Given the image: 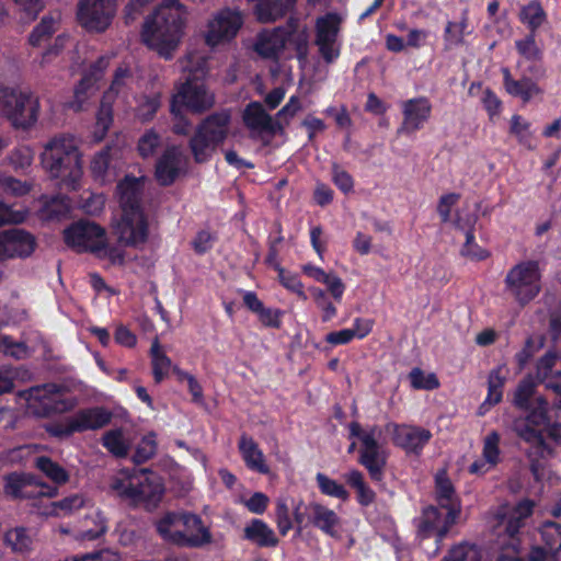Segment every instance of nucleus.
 Returning a JSON list of instances; mask_svg holds the SVG:
<instances>
[{
  "mask_svg": "<svg viewBox=\"0 0 561 561\" xmlns=\"http://www.w3.org/2000/svg\"><path fill=\"white\" fill-rule=\"evenodd\" d=\"M238 448L248 469L261 474H267L270 472V467L263 451L251 436L242 434L238 443Z\"/></svg>",
  "mask_w": 561,
  "mask_h": 561,
  "instance_id": "nucleus-36",
  "label": "nucleus"
},
{
  "mask_svg": "<svg viewBox=\"0 0 561 561\" xmlns=\"http://www.w3.org/2000/svg\"><path fill=\"white\" fill-rule=\"evenodd\" d=\"M134 491L130 502L134 504H144L147 507H153L161 500L163 488L157 477H153L148 470L136 471L134 481Z\"/></svg>",
  "mask_w": 561,
  "mask_h": 561,
  "instance_id": "nucleus-23",
  "label": "nucleus"
},
{
  "mask_svg": "<svg viewBox=\"0 0 561 561\" xmlns=\"http://www.w3.org/2000/svg\"><path fill=\"white\" fill-rule=\"evenodd\" d=\"M538 408L526 417L516 419L513 430L519 438L529 444L527 456L531 462V470L537 477L541 467V459L551 454V449L545 440L543 431L549 420L547 416L548 402L543 398L537 399Z\"/></svg>",
  "mask_w": 561,
  "mask_h": 561,
  "instance_id": "nucleus-4",
  "label": "nucleus"
},
{
  "mask_svg": "<svg viewBox=\"0 0 561 561\" xmlns=\"http://www.w3.org/2000/svg\"><path fill=\"white\" fill-rule=\"evenodd\" d=\"M386 430L393 434V443L408 453L420 454L432 437L428 430L417 426L389 423Z\"/></svg>",
  "mask_w": 561,
  "mask_h": 561,
  "instance_id": "nucleus-22",
  "label": "nucleus"
},
{
  "mask_svg": "<svg viewBox=\"0 0 561 561\" xmlns=\"http://www.w3.org/2000/svg\"><path fill=\"white\" fill-rule=\"evenodd\" d=\"M519 19L528 26L529 33L536 34V31L546 22L547 14L540 2L534 0L522 8Z\"/></svg>",
  "mask_w": 561,
  "mask_h": 561,
  "instance_id": "nucleus-42",
  "label": "nucleus"
},
{
  "mask_svg": "<svg viewBox=\"0 0 561 561\" xmlns=\"http://www.w3.org/2000/svg\"><path fill=\"white\" fill-rule=\"evenodd\" d=\"M105 531V518L100 512H93L84 518L82 526L78 531V538L91 541L99 538Z\"/></svg>",
  "mask_w": 561,
  "mask_h": 561,
  "instance_id": "nucleus-44",
  "label": "nucleus"
},
{
  "mask_svg": "<svg viewBox=\"0 0 561 561\" xmlns=\"http://www.w3.org/2000/svg\"><path fill=\"white\" fill-rule=\"evenodd\" d=\"M445 559H449V561H481L482 556L476 545L460 543L454 547Z\"/></svg>",
  "mask_w": 561,
  "mask_h": 561,
  "instance_id": "nucleus-55",
  "label": "nucleus"
},
{
  "mask_svg": "<svg viewBox=\"0 0 561 561\" xmlns=\"http://www.w3.org/2000/svg\"><path fill=\"white\" fill-rule=\"evenodd\" d=\"M163 540L186 548H202L213 542V536L202 518L188 512H170L156 523Z\"/></svg>",
  "mask_w": 561,
  "mask_h": 561,
  "instance_id": "nucleus-2",
  "label": "nucleus"
},
{
  "mask_svg": "<svg viewBox=\"0 0 561 561\" xmlns=\"http://www.w3.org/2000/svg\"><path fill=\"white\" fill-rule=\"evenodd\" d=\"M477 221L476 217L469 218L466 224H462L461 219L455 221L457 229L461 230L466 234V241L461 249V254L471 260H483L488 257L489 253L481 247H479L474 240L473 226Z\"/></svg>",
  "mask_w": 561,
  "mask_h": 561,
  "instance_id": "nucleus-40",
  "label": "nucleus"
},
{
  "mask_svg": "<svg viewBox=\"0 0 561 561\" xmlns=\"http://www.w3.org/2000/svg\"><path fill=\"white\" fill-rule=\"evenodd\" d=\"M58 20L53 16H44L41 23L33 30L30 35V44L32 46H39L46 42L56 31Z\"/></svg>",
  "mask_w": 561,
  "mask_h": 561,
  "instance_id": "nucleus-49",
  "label": "nucleus"
},
{
  "mask_svg": "<svg viewBox=\"0 0 561 561\" xmlns=\"http://www.w3.org/2000/svg\"><path fill=\"white\" fill-rule=\"evenodd\" d=\"M103 447L116 458H125L131 448L133 439L123 428L106 431L101 438Z\"/></svg>",
  "mask_w": 561,
  "mask_h": 561,
  "instance_id": "nucleus-39",
  "label": "nucleus"
},
{
  "mask_svg": "<svg viewBox=\"0 0 561 561\" xmlns=\"http://www.w3.org/2000/svg\"><path fill=\"white\" fill-rule=\"evenodd\" d=\"M4 491L13 497L36 499L41 496L55 497L58 489L48 485L43 481L35 479H22L18 477H9L7 479Z\"/></svg>",
  "mask_w": 561,
  "mask_h": 561,
  "instance_id": "nucleus-24",
  "label": "nucleus"
},
{
  "mask_svg": "<svg viewBox=\"0 0 561 561\" xmlns=\"http://www.w3.org/2000/svg\"><path fill=\"white\" fill-rule=\"evenodd\" d=\"M501 71L503 75L504 89L510 95L519 98L526 103L533 98L543 93V90L534 80L535 77L529 75L515 79L508 68H502Z\"/></svg>",
  "mask_w": 561,
  "mask_h": 561,
  "instance_id": "nucleus-33",
  "label": "nucleus"
},
{
  "mask_svg": "<svg viewBox=\"0 0 561 561\" xmlns=\"http://www.w3.org/2000/svg\"><path fill=\"white\" fill-rule=\"evenodd\" d=\"M157 453V442L153 434L146 435L136 447L133 460L136 463H144L152 458Z\"/></svg>",
  "mask_w": 561,
  "mask_h": 561,
  "instance_id": "nucleus-56",
  "label": "nucleus"
},
{
  "mask_svg": "<svg viewBox=\"0 0 561 561\" xmlns=\"http://www.w3.org/2000/svg\"><path fill=\"white\" fill-rule=\"evenodd\" d=\"M540 535L549 551L534 547L526 561H561L558 553L561 552V525L554 522H545L540 527Z\"/></svg>",
  "mask_w": 561,
  "mask_h": 561,
  "instance_id": "nucleus-25",
  "label": "nucleus"
},
{
  "mask_svg": "<svg viewBox=\"0 0 561 561\" xmlns=\"http://www.w3.org/2000/svg\"><path fill=\"white\" fill-rule=\"evenodd\" d=\"M136 480V470L130 472L128 470H122L115 474L110 483V488L118 496L131 500V493L134 491V481Z\"/></svg>",
  "mask_w": 561,
  "mask_h": 561,
  "instance_id": "nucleus-48",
  "label": "nucleus"
},
{
  "mask_svg": "<svg viewBox=\"0 0 561 561\" xmlns=\"http://www.w3.org/2000/svg\"><path fill=\"white\" fill-rule=\"evenodd\" d=\"M4 541L14 552H26L31 549L32 539L23 527H16L7 531Z\"/></svg>",
  "mask_w": 561,
  "mask_h": 561,
  "instance_id": "nucleus-50",
  "label": "nucleus"
},
{
  "mask_svg": "<svg viewBox=\"0 0 561 561\" xmlns=\"http://www.w3.org/2000/svg\"><path fill=\"white\" fill-rule=\"evenodd\" d=\"M243 538L261 548L278 545L275 531L262 519H252L243 529Z\"/></svg>",
  "mask_w": 561,
  "mask_h": 561,
  "instance_id": "nucleus-37",
  "label": "nucleus"
},
{
  "mask_svg": "<svg viewBox=\"0 0 561 561\" xmlns=\"http://www.w3.org/2000/svg\"><path fill=\"white\" fill-rule=\"evenodd\" d=\"M242 24L243 19L239 11L229 8L219 10L207 24L205 34L207 45L215 47L230 42L236 37Z\"/></svg>",
  "mask_w": 561,
  "mask_h": 561,
  "instance_id": "nucleus-16",
  "label": "nucleus"
},
{
  "mask_svg": "<svg viewBox=\"0 0 561 561\" xmlns=\"http://www.w3.org/2000/svg\"><path fill=\"white\" fill-rule=\"evenodd\" d=\"M39 100L28 89L0 85V117L15 128L28 129L39 116Z\"/></svg>",
  "mask_w": 561,
  "mask_h": 561,
  "instance_id": "nucleus-6",
  "label": "nucleus"
},
{
  "mask_svg": "<svg viewBox=\"0 0 561 561\" xmlns=\"http://www.w3.org/2000/svg\"><path fill=\"white\" fill-rule=\"evenodd\" d=\"M98 90L94 79L84 77L80 80L75 89L73 100L69 102V108L80 112L85 108L89 100L95 94Z\"/></svg>",
  "mask_w": 561,
  "mask_h": 561,
  "instance_id": "nucleus-43",
  "label": "nucleus"
},
{
  "mask_svg": "<svg viewBox=\"0 0 561 561\" xmlns=\"http://www.w3.org/2000/svg\"><path fill=\"white\" fill-rule=\"evenodd\" d=\"M432 104L424 96L407 100L402 103L403 121L397 133L399 135H412L422 129L430 119Z\"/></svg>",
  "mask_w": 561,
  "mask_h": 561,
  "instance_id": "nucleus-20",
  "label": "nucleus"
},
{
  "mask_svg": "<svg viewBox=\"0 0 561 561\" xmlns=\"http://www.w3.org/2000/svg\"><path fill=\"white\" fill-rule=\"evenodd\" d=\"M34 248L35 240L28 232L20 229L0 232V261L28 256Z\"/></svg>",
  "mask_w": 561,
  "mask_h": 561,
  "instance_id": "nucleus-21",
  "label": "nucleus"
},
{
  "mask_svg": "<svg viewBox=\"0 0 561 561\" xmlns=\"http://www.w3.org/2000/svg\"><path fill=\"white\" fill-rule=\"evenodd\" d=\"M536 378L547 389L561 394V352L548 351L537 360Z\"/></svg>",
  "mask_w": 561,
  "mask_h": 561,
  "instance_id": "nucleus-28",
  "label": "nucleus"
},
{
  "mask_svg": "<svg viewBox=\"0 0 561 561\" xmlns=\"http://www.w3.org/2000/svg\"><path fill=\"white\" fill-rule=\"evenodd\" d=\"M145 178H135L126 175L123 181L117 184V193L122 211L142 210L140 206L141 195L144 191Z\"/></svg>",
  "mask_w": 561,
  "mask_h": 561,
  "instance_id": "nucleus-35",
  "label": "nucleus"
},
{
  "mask_svg": "<svg viewBox=\"0 0 561 561\" xmlns=\"http://www.w3.org/2000/svg\"><path fill=\"white\" fill-rule=\"evenodd\" d=\"M343 18L333 12H329L316 20V38L320 56L327 64H332L340 56L339 33Z\"/></svg>",
  "mask_w": 561,
  "mask_h": 561,
  "instance_id": "nucleus-14",
  "label": "nucleus"
},
{
  "mask_svg": "<svg viewBox=\"0 0 561 561\" xmlns=\"http://www.w3.org/2000/svg\"><path fill=\"white\" fill-rule=\"evenodd\" d=\"M455 523L456 522L449 520V511H447L446 516L443 517L438 508L430 506L423 511L419 524V533L423 538L434 536L436 541H440Z\"/></svg>",
  "mask_w": 561,
  "mask_h": 561,
  "instance_id": "nucleus-32",
  "label": "nucleus"
},
{
  "mask_svg": "<svg viewBox=\"0 0 561 561\" xmlns=\"http://www.w3.org/2000/svg\"><path fill=\"white\" fill-rule=\"evenodd\" d=\"M35 466L55 484L62 485L69 481L68 471L46 456L37 457Z\"/></svg>",
  "mask_w": 561,
  "mask_h": 561,
  "instance_id": "nucleus-46",
  "label": "nucleus"
},
{
  "mask_svg": "<svg viewBox=\"0 0 561 561\" xmlns=\"http://www.w3.org/2000/svg\"><path fill=\"white\" fill-rule=\"evenodd\" d=\"M116 10V0H79L77 19L87 31L102 33L111 25Z\"/></svg>",
  "mask_w": 561,
  "mask_h": 561,
  "instance_id": "nucleus-13",
  "label": "nucleus"
},
{
  "mask_svg": "<svg viewBox=\"0 0 561 561\" xmlns=\"http://www.w3.org/2000/svg\"><path fill=\"white\" fill-rule=\"evenodd\" d=\"M64 238L75 251L101 253L105 244V231L90 221H78L65 229Z\"/></svg>",
  "mask_w": 561,
  "mask_h": 561,
  "instance_id": "nucleus-15",
  "label": "nucleus"
},
{
  "mask_svg": "<svg viewBox=\"0 0 561 561\" xmlns=\"http://www.w3.org/2000/svg\"><path fill=\"white\" fill-rule=\"evenodd\" d=\"M30 192V185L18 179L0 175V194L8 196H23Z\"/></svg>",
  "mask_w": 561,
  "mask_h": 561,
  "instance_id": "nucleus-58",
  "label": "nucleus"
},
{
  "mask_svg": "<svg viewBox=\"0 0 561 561\" xmlns=\"http://www.w3.org/2000/svg\"><path fill=\"white\" fill-rule=\"evenodd\" d=\"M500 440L497 432L489 433L483 439L482 457L491 465H497L500 461Z\"/></svg>",
  "mask_w": 561,
  "mask_h": 561,
  "instance_id": "nucleus-57",
  "label": "nucleus"
},
{
  "mask_svg": "<svg viewBox=\"0 0 561 561\" xmlns=\"http://www.w3.org/2000/svg\"><path fill=\"white\" fill-rule=\"evenodd\" d=\"M275 516V522L279 534L282 536H286L293 528V523L290 518V511L285 500L280 499L277 501Z\"/></svg>",
  "mask_w": 561,
  "mask_h": 561,
  "instance_id": "nucleus-61",
  "label": "nucleus"
},
{
  "mask_svg": "<svg viewBox=\"0 0 561 561\" xmlns=\"http://www.w3.org/2000/svg\"><path fill=\"white\" fill-rule=\"evenodd\" d=\"M305 512L308 516L309 523L317 529L321 530L330 537H336L341 526V519L339 515L325 505L311 502L309 503Z\"/></svg>",
  "mask_w": 561,
  "mask_h": 561,
  "instance_id": "nucleus-31",
  "label": "nucleus"
},
{
  "mask_svg": "<svg viewBox=\"0 0 561 561\" xmlns=\"http://www.w3.org/2000/svg\"><path fill=\"white\" fill-rule=\"evenodd\" d=\"M290 33L284 27L263 30L256 35L254 50L263 58L276 60L283 54Z\"/></svg>",
  "mask_w": 561,
  "mask_h": 561,
  "instance_id": "nucleus-26",
  "label": "nucleus"
},
{
  "mask_svg": "<svg viewBox=\"0 0 561 561\" xmlns=\"http://www.w3.org/2000/svg\"><path fill=\"white\" fill-rule=\"evenodd\" d=\"M39 158L50 178L76 181L81 175L78 140L70 134H58L49 138L43 145Z\"/></svg>",
  "mask_w": 561,
  "mask_h": 561,
  "instance_id": "nucleus-3",
  "label": "nucleus"
},
{
  "mask_svg": "<svg viewBox=\"0 0 561 561\" xmlns=\"http://www.w3.org/2000/svg\"><path fill=\"white\" fill-rule=\"evenodd\" d=\"M297 0H257L256 19L262 23L275 22L291 11Z\"/></svg>",
  "mask_w": 561,
  "mask_h": 561,
  "instance_id": "nucleus-38",
  "label": "nucleus"
},
{
  "mask_svg": "<svg viewBox=\"0 0 561 561\" xmlns=\"http://www.w3.org/2000/svg\"><path fill=\"white\" fill-rule=\"evenodd\" d=\"M505 290L519 305L526 306L541 290V272L536 261H523L506 274Z\"/></svg>",
  "mask_w": 561,
  "mask_h": 561,
  "instance_id": "nucleus-9",
  "label": "nucleus"
},
{
  "mask_svg": "<svg viewBox=\"0 0 561 561\" xmlns=\"http://www.w3.org/2000/svg\"><path fill=\"white\" fill-rule=\"evenodd\" d=\"M230 114L216 112L204 118L194 129L188 148L196 163L208 162L229 134Z\"/></svg>",
  "mask_w": 561,
  "mask_h": 561,
  "instance_id": "nucleus-5",
  "label": "nucleus"
},
{
  "mask_svg": "<svg viewBox=\"0 0 561 561\" xmlns=\"http://www.w3.org/2000/svg\"><path fill=\"white\" fill-rule=\"evenodd\" d=\"M535 387L536 383L531 376H527L522 379L514 393V404L519 409L527 410L529 408V401L534 394Z\"/></svg>",
  "mask_w": 561,
  "mask_h": 561,
  "instance_id": "nucleus-52",
  "label": "nucleus"
},
{
  "mask_svg": "<svg viewBox=\"0 0 561 561\" xmlns=\"http://www.w3.org/2000/svg\"><path fill=\"white\" fill-rule=\"evenodd\" d=\"M318 486L322 494L346 501L348 499V492L337 481L329 478L322 472H318L316 476Z\"/></svg>",
  "mask_w": 561,
  "mask_h": 561,
  "instance_id": "nucleus-51",
  "label": "nucleus"
},
{
  "mask_svg": "<svg viewBox=\"0 0 561 561\" xmlns=\"http://www.w3.org/2000/svg\"><path fill=\"white\" fill-rule=\"evenodd\" d=\"M160 107V96L158 94L151 96H142L137 107L138 117L146 122L151 119Z\"/></svg>",
  "mask_w": 561,
  "mask_h": 561,
  "instance_id": "nucleus-63",
  "label": "nucleus"
},
{
  "mask_svg": "<svg viewBox=\"0 0 561 561\" xmlns=\"http://www.w3.org/2000/svg\"><path fill=\"white\" fill-rule=\"evenodd\" d=\"M309 293L317 307L322 311L323 322H328L336 316V308L323 289L319 287H311L309 288Z\"/></svg>",
  "mask_w": 561,
  "mask_h": 561,
  "instance_id": "nucleus-53",
  "label": "nucleus"
},
{
  "mask_svg": "<svg viewBox=\"0 0 561 561\" xmlns=\"http://www.w3.org/2000/svg\"><path fill=\"white\" fill-rule=\"evenodd\" d=\"M243 122L250 130L251 137L260 139L265 145L278 133H283L282 122L274 119L266 113L263 105L259 102H251L243 112Z\"/></svg>",
  "mask_w": 561,
  "mask_h": 561,
  "instance_id": "nucleus-17",
  "label": "nucleus"
},
{
  "mask_svg": "<svg viewBox=\"0 0 561 561\" xmlns=\"http://www.w3.org/2000/svg\"><path fill=\"white\" fill-rule=\"evenodd\" d=\"M409 378L414 389L433 390L439 387V381L435 374L425 375L420 368H413L409 374Z\"/></svg>",
  "mask_w": 561,
  "mask_h": 561,
  "instance_id": "nucleus-59",
  "label": "nucleus"
},
{
  "mask_svg": "<svg viewBox=\"0 0 561 561\" xmlns=\"http://www.w3.org/2000/svg\"><path fill=\"white\" fill-rule=\"evenodd\" d=\"M135 77L127 66H119L114 72V77L110 88L104 92L101 106L96 114V123L94 127V139L101 141L113 122L112 105L118 101L126 105L133 94V84Z\"/></svg>",
  "mask_w": 561,
  "mask_h": 561,
  "instance_id": "nucleus-7",
  "label": "nucleus"
},
{
  "mask_svg": "<svg viewBox=\"0 0 561 561\" xmlns=\"http://www.w3.org/2000/svg\"><path fill=\"white\" fill-rule=\"evenodd\" d=\"M152 373L156 382H161L170 373L171 359L161 350L158 339L152 342L151 350Z\"/></svg>",
  "mask_w": 561,
  "mask_h": 561,
  "instance_id": "nucleus-47",
  "label": "nucleus"
},
{
  "mask_svg": "<svg viewBox=\"0 0 561 561\" xmlns=\"http://www.w3.org/2000/svg\"><path fill=\"white\" fill-rule=\"evenodd\" d=\"M346 482L356 490L357 500L360 505L368 506L370 505L375 499V492L366 484L364 480V474L356 469L348 471L344 476Z\"/></svg>",
  "mask_w": 561,
  "mask_h": 561,
  "instance_id": "nucleus-45",
  "label": "nucleus"
},
{
  "mask_svg": "<svg viewBox=\"0 0 561 561\" xmlns=\"http://www.w3.org/2000/svg\"><path fill=\"white\" fill-rule=\"evenodd\" d=\"M161 144V138L158 133L150 129L147 130L138 141V151L141 157L148 158L154 154L157 148Z\"/></svg>",
  "mask_w": 561,
  "mask_h": 561,
  "instance_id": "nucleus-60",
  "label": "nucleus"
},
{
  "mask_svg": "<svg viewBox=\"0 0 561 561\" xmlns=\"http://www.w3.org/2000/svg\"><path fill=\"white\" fill-rule=\"evenodd\" d=\"M215 105V94L198 78H187L180 85L171 101V113L179 112V106L193 114H203Z\"/></svg>",
  "mask_w": 561,
  "mask_h": 561,
  "instance_id": "nucleus-12",
  "label": "nucleus"
},
{
  "mask_svg": "<svg viewBox=\"0 0 561 561\" xmlns=\"http://www.w3.org/2000/svg\"><path fill=\"white\" fill-rule=\"evenodd\" d=\"M505 377L502 375V368L497 367L491 370L488 379V396L479 408V414L483 415L490 407L497 404L502 400Z\"/></svg>",
  "mask_w": 561,
  "mask_h": 561,
  "instance_id": "nucleus-41",
  "label": "nucleus"
},
{
  "mask_svg": "<svg viewBox=\"0 0 561 561\" xmlns=\"http://www.w3.org/2000/svg\"><path fill=\"white\" fill-rule=\"evenodd\" d=\"M65 388L56 383L32 387L22 392L27 411L36 416L64 413L75 408L76 401L65 398Z\"/></svg>",
  "mask_w": 561,
  "mask_h": 561,
  "instance_id": "nucleus-11",
  "label": "nucleus"
},
{
  "mask_svg": "<svg viewBox=\"0 0 561 561\" xmlns=\"http://www.w3.org/2000/svg\"><path fill=\"white\" fill-rule=\"evenodd\" d=\"M87 503V500L81 494H73L68 497H65L58 502H55L53 504L54 506V513L58 515L59 513L62 514H70L73 511H77L81 507H83Z\"/></svg>",
  "mask_w": 561,
  "mask_h": 561,
  "instance_id": "nucleus-62",
  "label": "nucleus"
},
{
  "mask_svg": "<svg viewBox=\"0 0 561 561\" xmlns=\"http://www.w3.org/2000/svg\"><path fill=\"white\" fill-rule=\"evenodd\" d=\"M187 10L180 0H162L142 30V41L161 57L170 59L184 34Z\"/></svg>",
  "mask_w": 561,
  "mask_h": 561,
  "instance_id": "nucleus-1",
  "label": "nucleus"
},
{
  "mask_svg": "<svg viewBox=\"0 0 561 561\" xmlns=\"http://www.w3.org/2000/svg\"><path fill=\"white\" fill-rule=\"evenodd\" d=\"M468 28V16L463 12L459 22H448L445 28V41L448 45H460L463 43Z\"/></svg>",
  "mask_w": 561,
  "mask_h": 561,
  "instance_id": "nucleus-54",
  "label": "nucleus"
},
{
  "mask_svg": "<svg viewBox=\"0 0 561 561\" xmlns=\"http://www.w3.org/2000/svg\"><path fill=\"white\" fill-rule=\"evenodd\" d=\"M348 427L351 436L358 437L362 443L358 462L367 469L374 481H381L387 463V454L378 443L381 427L373 425L363 430L357 422H352Z\"/></svg>",
  "mask_w": 561,
  "mask_h": 561,
  "instance_id": "nucleus-10",
  "label": "nucleus"
},
{
  "mask_svg": "<svg viewBox=\"0 0 561 561\" xmlns=\"http://www.w3.org/2000/svg\"><path fill=\"white\" fill-rule=\"evenodd\" d=\"M529 127L530 124L523 119L519 115H514L511 119V133L518 138L520 144L530 148L531 134Z\"/></svg>",
  "mask_w": 561,
  "mask_h": 561,
  "instance_id": "nucleus-64",
  "label": "nucleus"
},
{
  "mask_svg": "<svg viewBox=\"0 0 561 561\" xmlns=\"http://www.w3.org/2000/svg\"><path fill=\"white\" fill-rule=\"evenodd\" d=\"M77 433L96 431L111 423L113 413L102 407L79 410L72 414Z\"/></svg>",
  "mask_w": 561,
  "mask_h": 561,
  "instance_id": "nucleus-34",
  "label": "nucleus"
},
{
  "mask_svg": "<svg viewBox=\"0 0 561 561\" xmlns=\"http://www.w3.org/2000/svg\"><path fill=\"white\" fill-rule=\"evenodd\" d=\"M435 499L440 507L449 511V520L456 522L461 512V503L445 469L435 474Z\"/></svg>",
  "mask_w": 561,
  "mask_h": 561,
  "instance_id": "nucleus-29",
  "label": "nucleus"
},
{
  "mask_svg": "<svg viewBox=\"0 0 561 561\" xmlns=\"http://www.w3.org/2000/svg\"><path fill=\"white\" fill-rule=\"evenodd\" d=\"M115 234L118 241L126 247L144 245L148 239V224L142 210L123 211L115 226Z\"/></svg>",
  "mask_w": 561,
  "mask_h": 561,
  "instance_id": "nucleus-18",
  "label": "nucleus"
},
{
  "mask_svg": "<svg viewBox=\"0 0 561 561\" xmlns=\"http://www.w3.org/2000/svg\"><path fill=\"white\" fill-rule=\"evenodd\" d=\"M185 158L180 147H168L156 164V179L161 185H170L183 171Z\"/></svg>",
  "mask_w": 561,
  "mask_h": 561,
  "instance_id": "nucleus-27",
  "label": "nucleus"
},
{
  "mask_svg": "<svg viewBox=\"0 0 561 561\" xmlns=\"http://www.w3.org/2000/svg\"><path fill=\"white\" fill-rule=\"evenodd\" d=\"M534 508V502L529 500L522 501L515 507H501L496 515L497 523L495 525L499 536L506 535L507 545L503 541L502 551L499 553L496 561H522L519 558V529L525 525Z\"/></svg>",
  "mask_w": 561,
  "mask_h": 561,
  "instance_id": "nucleus-8",
  "label": "nucleus"
},
{
  "mask_svg": "<svg viewBox=\"0 0 561 561\" xmlns=\"http://www.w3.org/2000/svg\"><path fill=\"white\" fill-rule=\"evenodd\" d=\"M124 149L118 145L106 146L96 152L91 160L90 170L93 178L105 183L112 181L123 167Z\"/></svg>",
  "mask_w": 561,
  "mask_h": 561,
  "instance_id": "nucleus-19",
  "label": "nucleus"
},
{
  "mask_svg": "<svg viewBox=\"0 0 561 561\" xmlns=\"http://www.w3.org/2000/svg\"><path fill=\"white\" fill-rule=\"evenodd\" d=\"M515 48L518 55L531 65L527 68V73L536 79H542L547 75V69L542 66L543 49L536 41V34H527L524 38L515 41Z\"/></svg>",
  "mask_w": 561,
  "mask_h": 561,
  "instance_id": "nucleus-30",
  "label": "nucleus"
}]
</instances>
